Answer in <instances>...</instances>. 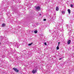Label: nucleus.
Wrapping results in <instances>:
<instances>
[{"instance_id": "f257e3e1", "label": "nucleus", "mask_w": 74, "mask_h": 74, "mask_svg": "<svg viewBox=\"0 0 74 74\" xmlns=\"http://www.w3.org/2000/svg\"><path fill=\"white\" fill-rule=\"evenodd\" d=\"M13 45H14V46H15V47H16L17 48H18V43H14Z\"/></svg>"}, {"instance_id": "7ed1b4c3", "label": "nucleus", "mask_w": 74, "mask_h": 74, "mask_svg": "<svg viewBox=\"0 0 74 74\" xmlns=\"http://www.w3.org/2000/svg\"><path fill=\"white\" fill-rule=\"evenodd\" d=\"M13 69L16 73H18L19 72V70L16 68H13Z\"/></svg>"}, {"instance_id": "20e7f679", "label": "nucleus", "mask_w": 74, "mask_h": 74, "mask_svg": "<svg viewBox=\"0 0 74 74\" xmlns=\"http://www.w3.org/2000/svg\"><path fill=\"white\" fill-rule=\"evenodd\" d=\"M32 73L33 74H35V73H37V70H33L32 71Z\"/></svg>"}, {"instance_id": "6e6552de", "label": "nucleus", "mask_w": 74, "mask_h": 74, "mask_svg": "<svg viewBox=\"0 0 74 74\" xmlns=\"http://www.w3.org/2000/svg\"><path fill=\"white\" fill-rule=\"evenodd\" d=\"M2 27H5V24L3 23L2 25Z\"/></svg>"}, {"instance_id": "393cba45", "label": "nucleus", "mask_w": 74, "mask_h": 74, "mask_svg": "<svg viewBox=\"0 0 74 74\" xmlns=\"http://www.w3.org/2000/svg\"><path fill=\"white\" fill-rule=\"evenodd\" d=\"M3 56H2V57H3Z\"/></svg>"}, {"instance_id": "dca6fc26", "label": "nucleus", "mask_w": 74, "mask_h": 74, "mask_svg": "<svg viewBox=\"0 0 74 74\" xmlns=\"http://www.w3.org/2000/svg\"><path fill=\"white\" fill-rule=\"evenodd\" d=\"M71 8L73 7V5H71Z\"/></svg>"}, {"instance_id": "5701e85b", "label": "nucleus", "mask_w": 74, "mask_h": 74, "mask_svg": "<svg viewBox=\"0 0 74 74\" xmlns=\"http://www.w3.org/2000/svg\"><path fill=\"white\" fill-rule=\"evenodd\" d=\"M49 32H50L51 31H50V30H49Z\"/></svg>"}, {"instance_id": "a211bd4d", "label": "nucleus", "mask_w": 74, "mask_h": 74, "mask_svg": "<svg viewBox=\"0 0 74 74\" xmlns=\"http://www.w3.org/2000/svg\"><path fill=\"white\" fill-rule=\"evenodd\" d=\"M60 42H59L58 43V46H59V44H60Z\"/></svg>"}, {"instance_id": "4468645a", "label": "nucleus", "mask_w": 74, "mask_h": 74, "mask_svg": "<svg viewBox=\"0 0 74 74\" xmlns=\"http://www.w3.org/2000/svg\"><path fill=\"white\" fill-rule=\"evenodd\" d=\"M35 69L36 70H37V69H38V67L37 66L35 67Z\"/></svg>"}, {"instance_id": "b1692460", "label": "nucleus", "mask_w": 74, "mask_h": 74, "mask_svg": "<svg viewBox=\"0 0 74 74\" xmlns=\"http://www.w3.org/2000/svg\"><path fill=\"white\" fill-rule=\"evenodd\" d=\"M67 27H68V26L67 25Z\"/></svg>"}, {"instance_id": "aec40b11", "label": "nucleus", "mask_w": 74, "mask_h": 74, "mask_svg": "<svg viewBox=\"0 0 74 74\" xmlns=\"http://www.w3.org/2000/svg\"><path fill=\"white\" fill-rule=\"evenodd\" d=\"M44 21H46V19H44L43 20Z\"/></svg>"}, {"instance_id": "f8f14e48", "label": "nucleus", "mask_w": 74, "mask_h": 74, "mask_svg": "<svg viewBox=\"0 0 74 74\" xmlns=\"http://www.w3.org/2000/svg\"><path fill=\"white\" fill-rule=\"evenodd\" d=\"M32 44H33V42H32L31 43L29 44H28V46H30V45H32Z\"/></svg>"}, {"instance_id": "4be33fe9", "label": "nucleus", "mask_w": 74, "mask_h": 74, "mask_svg": "<svg viewBox=\"0 0 74 74\" xmlns=\"http://www.w3.org/2000/svg\"><path fill=\"white\" fill-rule=\"evenodd\" d=\"M2 73V74H4V72Z\"/></svg>"}, {"instance_id": "423d86ee", "label": "nucleus", "mask_w": 74, "mask_h": 74, "mask_svg": "<svg viewBox=\"0 0 74 74\" xmlns=\"http://www.w3.org/2000/svg\"><path fill=\"white\" fill-rule=\"evenodd\" d=\"M71 43V40H68V42H67V44H70Z\"/></svg>"}, {"instance_id": "f3484780", "label": "nucleus", "mask_w": 74, "mask_h": 74, "mask_svg": "<svg viewBox=\"0 0 74 74\" xmlns=\"http://www.w3.org/2000/svg\"><path fill=\"white\" fill-rule=\"evenodd\" d=\"M44 45H47V43L46 42H44Z\"/></svg>"}, {"instance_id": "39448f33", "label": "nucleus", "mask_w": 74, "mask_h": 74, "mask_svg": "<svg viewBox=\"0 0 74 74\" xmlns=\"http://www.w3.org/2000/svg\"><path fill=\"white\" fill-rule=\"evenodd\" d=\"M36 8L37 10H39L40 8V6H37L36 7Z\"/></svg>"}, {"instance_id": "1a4fd4ad", "label": "nucleus", "mask_w": 74, "mask_h": 74, "mask_svg": "<svg viewBox=\"0 0 74 74\" xmlns=\"http://www.w3.org/2000/svg\"><path fill=\"white\" fill-rule=\"evenodd\" d=\"M56 11H58V10H59V7H57L56 8Z\"/></svg>"}, {"instance_id": "0eeeda50", "label": "nucleus", "mask_w": 74, "mask_h": 74, "mask_svg": "<svg viewBox=\"0 0 74 74\" xmlns=\"http://www.w3.org/2000/svg\"><path fill=\"white\" fill-rule=\"evenodd\" d=\"M68 13L69 14H70V13H71V10H70L69 9L68 10Z\"/></svg>"}, {"instance_id": "6ab92c4d", "label": "nucleus", "mask_w": 74, "mask_h": 74, "mask_svg": "<svg viewBox=\"0 0 74 74\" xmlns=\"http://www.w3.org/2000/svg\"><path fill=\"white\" fill-rule=\"evenodd\" d=\"M62 58H60L59 60H62Z\"/></svg>"}, {"instance_id": "9d476101", "label": "nucleus", "mask_w": 74, "mask_h": 74, "mask_svg": "<svg viewBox=\"0 0 74 74\" xmlns=\"http://www.w3.org/2000/svg\"><path fill=\"white\" fill-rule=\"evenodd\" d=\"M61 12L62 13V14H64L65 13V11H62Z\"/></svg>"}, {"instance_id": "412c9836", "label": "nucleus", "mask_w": 74, "mask_h": 74, "mask_svg": "<svg viewBox=\"0 0 74 74\" xmlns=\"http://www.w3.org/2000/svg\"><path fill=\"white\" fill-rule=\"evenodd\" d=\"M40 15H41V14H40Z\"/></svg>"}, {"instance_id": "9b49d317", "label": "nucleus", "mask_w": 74, "mask_h": 74, "mask_svg": "<svg viewBox=\"0 0 74 74\" xmlns=\"http://www.w3.org/2000/svg\"><path fill=\"white\" fill-rule=\"evenodd\" d=\"M59 46L58 45V46L57 47V48H56L57 50H58V49H59Z\"/></svg>"}, {"instance_id": "2eb2a0df", "label": "nucleus", "mask_w": 74, "mask_h": 74, "mask_svg": "<svg viewBox=\"0 0 74 74\" xmlns=\"http://www.w3.org/2000/svg\"><path fill=\"white\" fill-rule=\"evenodd\" d=\"M1 21H4V18H1Z\"/></svg>"}, {"instance_id": "f03ea898", "label": "nucleus", "mask_w": 74, "mask_h": 74, "mask_svg": "<svg viewBox=\"0 0 74 74\" xmlns=\"http://www.w3.org/2000/svg\"><path fill=\"white\" fill-rule=\"evenodd\" d=\"M61 25V24H60L59 23H57L56 25V27H59Z\"/></svg>"}, {"instance_id": "ddd939ff", "label": "nucleus", "mask_w": 74, "mask_h": 74, "mask_svg": "<svg viewBox=\"0 0 74 74\" xmlns=\"http://www.w3.org/2000/svg\"><path fill=\"white\" fill-rule=\"evenodd\" d=\"M34 33L35 34L37 33V31L35 30L34 31Z\"/></svg>"}]
</instances>
